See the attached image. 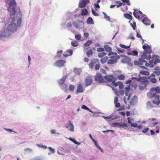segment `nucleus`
<instances>
[{"instance_id": "nucleus-1", "label": "nucleus", "mask_w": 160, "mask_h": 160, "mask_svg": "<svg viewBox=\"0 0 160 160\" xmlns=\"http://www.w3.org/2000/svg\"><path fill=\"white\" fill-rule=\"evenodd\" d=\"M137 81L140 82L138 85L139 89L143 90L145 89L149 84V81L145 76L142 77L138 78H134Z\"/></svg>"}, {"instance_id": "nucleus-2", "label": "nucleus", "mask_w": 160, "mask_h": 160, "mask_svg": "<svg viewBox=\"0 0 160 160\" xmlns=\"http://www.w3.org/2000/svg\"><path fill=\"white\" fill-rule=\"evenodd\" d=\"M95 79L97 82L100 83L105 82H106L104 78H103L102 74L99 72L97 73L95 76Z\"/></svg>"}, {"instance_id": "nucleus-3", "label": "nucleus", "mask_w": 160, "mask_h": 160, "mask_svg": "<svg viewBox=\"0 0 160 160\" xmlns=\"http://www.w3.org/2000/svg\"><path fill=\"white\" fill-rule=\"evenodd\" d=\"M13 22H11V23L10 24L7 28L8 30L11 32H13L16 29V25L14 23V22L13 18L12 20Z\"/></svg>"}, {"instance_id": "nucleus-4", "label": "nucleus", "mask_w": 160, "mask_h": 160, "mask_svg": "<svg viewBox=\"0 0 160 160\" xmlns=\"http://www.w3.org/2000/svg\"><path fill=\"white\" fill-rule=\"evenodd\" d=\"M72 24L76 28H82L84 26L83 22L81 21H78L77 22H74Z\"/></svg>"}, {"instance_id": "nucleus-5", "label": "nucleus", "mask_w": 160, "mask_h": 160, "mask_svg": "<svg viewBox=\"0 0 160 160\" xmlns=\"http://www.w3.org/2000/svg\"><path fill=\"white\" fill-rule=\"evenodd\" d=\"M131 60L129 58L127 57H125L122 59V62L124 63H127L130 66H132L133 65L132 62H131Z\"/></svg>"}, {"instance_id": "nucleus-6", "label": "nucleus", "mask_w": 160, "mask_h": 160, "mask_svg": "<svg viewBox=\"0 0 160 160\" xmlns=\"http://www.w3.org/2000/svg\"><path fill=\"white\" fill-rule=\"evenodd\" d=\"M9 6H12L13 12L12 15H14L16 13L15 8L16 6V3L14 0H11L9 3Z\"/></svg>"}, {"instance_id": "nucleus-7", "label": "nucleus", "mask_w": 160, "mask_h": 160, "mask_svg": "<svg viewBox=\"0 0 160 160\" xmlns=\"http://www.w3.org/2000/svg\"><path fill=\"white\" fill-rule=\"evenodd\" d=\"M65 63V61L62 60H60L56 61L55 63H54V65L55 66L58 67H62L64 66Z\"/></svg>"}, {"instance_id": "nucleus-8", "label": "nucleus", "mask_w": 160, "mask_h": 160, "mask_svg": "<svg viewBox=\"0 0 160 160\" xmlns=\"http://www.w3.org/2000/svg\"><path fill=\"white\" fill-rule=\"evenodd\" d=\"M84 92V89L82 84L81 83L78 84L77 86L76 93H83Z\"/></svg>"}, {"instance_id": "nucleus-9", "label": "nucleus", "mask_w": 160, "mask_h": 160, "mask_svg": "<svg viewBox=\"0 0 160 160\" xmlns=\"http://www.w3.org/2000/svg\"><path fill=\"white\" fill-rule=\"evenodd\" d=\"M98 62V59H93L91 60L90 62L88 64L89 68L92 69H93L94 65H95Z\"/></svg>"}, {"instance_id": "nucleus-10", "label": "nucleus", "mask_w": 160, "mask_h": 160, "mask_svg": "<svg viewBox=\"0 0 160 160\" xmlns=\"http://www.w3.org/2000/svg\"><path fill=\"white\" fill-rule=\"evenodd\" d=\"M105 80H106L108 82H112L115 79L114 76L113 75H106L104 77Z\"/></svg>"}, {"instance_id": "nucleus-11", "label": "nucleus", "mask_w": 160, "mask_h": 160, "mask_svg": "<svg viewBox=\"0 0 160 160\" xmlns=\"http://www.w3.org/2000/svg\"><path fill=\"white\" fill-rule=\"evenodd\" d=\"M117 59V56L111 57V58L108 60L107 62L108 64H112L116 62Z\"/></svg>"}, {"instance_id": "nucleus-12", "label": "nucleus", "mask_w": 160, "mask_h": 160, "mask_svg": "<svg viewBox=\"0 0 160 160\" xmlns=\"http://www.w3.org/2000/svg\"><path fill=\"white\" fill-rule=\"evenodd\" d=\"M155 75L153 73H152L150 76L148 78L150 81L152 83H155L157 81V79L155 78Z\"/></svg>"}, {"instance_id": "nucleus-13", "label": "nucleus", "mask_w": 160, "mask_h": 160, "mask_svg": "<svg viewBox=\"0 0 160 160\" xmlns=\"http://www.w3.org/2000/svg\"><path fill=\"white\" fill-rule=\"evenodd\" d=\"M112 126L114 127L124 128L127 126V124L122 123H112Z\"/></svg>"}, {"instance_id": "nucleus-14", "label": "nucleus", "mask_w": 160, "mask_h": 160, "mask_svg": "<svg viewBox=\"0 0 160 160\" xmlns=\"http://www.w3.org/2000/svg\"><path fill=\"white\" fill-rule=\"evenodd\" d=\"M142 48L144 50L148 49V50H146V52L147 54H149L151 52V50L150 49V47H149V45L147 44H144L142 46Z\"/></svg>"}, {"instance_id": "nucleus-15", "label": "nucleus", "mask_w": 160, "mask_h": 160, "mask_svg": "<svg viewBox=\"0 0 160 160\" xmlns=\"http://www.w3.org/2000/svg\"><path fill=\"white\" fill-rule=\"evenodd\" d=\"M72 50H68L64 52L63 55L65 57H67L69 56L72 55Z\"/></svg>"}, {"instance_id": "nucleus-16", "label": "nucleus", "mask_w": 160, "mask_h": 160, "mask_svg": "<svg viewBox=\"0 0 160 160\" xmlns=\"http://www.w3.org/2000/svg\"><path fill=\"white\" fill-rule=\"evenodd\" d=\"M92 80L90 77H88L85 80L86 86H88L90 85L92 83Z\"/></svg>"}, {"instance_id": "nucleus-17", "label": "nucleus", "mask_w": 160, "mask_h": 160, "mask_svg": "<svg viewBox=\"0 0 160 160\" xmlns=\"http://www.w3.org/2000/svg\"><path fill=\"white\" fill-rule=\"evenodd\" d=\"M87 0L86 1L85 0H82L81 2H80L79 4V7L81 8H82L85 7L87 5Z\"/></svg>"}, {"instance_id": "nucleus-18", "label": "nucleus", "mask_w": 160, "mask_h": 160, "mask_svg": "<svg viewBox=\"0 0 160 160\" xmlns=\"http://www.w3.org/2000/svg\"><path fill=\"white\" fill-rule=\"evenodd\" d=\"M143 23L146 25H149L150 24L151 22L147 18H145L142 21Z\"/></svg>"}, {"instance_id": "nucleus-19", "label": "nucleus", "mask_w": 160, "mask_h": 160, "mask_svg": "<svg viewBox=\"0 0 160 160\" xmlns=\"http://www.w3.org/2000/svg\"><path fill=\"white\" fill-rule=\"evenodd\" d=\"M67 77V76H63L61 79L59 80L58 82L60 84H63L64 82L66 79Z\"/></svg>"}, {"instance_id": "nucleus-20", "label": "nucleus", "mask_w": 160, "mask_h": 160, "mask_svg": "<svg viewBox=\"0 0 160 160\" xmlns=\"http://www.w3.org/2000/svg\"><path fill=\"white\" fill-rule=\"evenodd\" d=\"M67 128L70 130H73L74 126L73 124L70 121H69L68 125V126H67Z\"/></svg>"}, {"instance_id": "nucleus-21", "label": "nucleus", "mask_w": 160, "mask_h": 160, "mask_svg": "<svg viewBox=\"0 0 160 160\" xmlns=\"http://www.w3.org/2000/svg\"><path fill=\"white\" fill-rule=\"evenodd\" d=\"M92 43V42L91 40H88L86 42L84 43V46L85 47H88L86 49H88L89 48V46Z\"/></svg>"}, {"instance_id": "nucleus-22", "label": "nucleus", "mask_w": 160, "mask_h": 160, "mask_svg": "<svg viewBox=\"0 0 160 160\" xmlns=\"http://www.w3.org/2000/svg\"><path fill=\"white\" fill-rule=\"evenodd\" d=\"M142 57L144 59H146L147 60H149L151 58V55L150 54L147 55L146 53H143L142 55Z\"/></svg>"}, {"instance_id": "nucleus-23", "label": "nucleus", "mask_w": 160, "mask_h": 160, "mask_svg": "<svg viewBox=\"0 0 160 160\" xmlns=\"http://www.w3.org/2000/svg\"><path fill=\"white\" fill-rule=\"evenodd\" d=\"M124 17L128 20H132V16L128 13H124L123 15Z\"/></svg>"}, {"instance_id": "nucleus-24", "label": "nucleus", "mask_w": 160, "mask_h": 160, "mask_svg": "<svg viewBox=\"0 0 160 160\" xmlns=\"http://www.w3.org/2000/svg\"><path fill=\"white\" fill-rule=\"evenodd\" d=\"M68 139L74 144L78 145H79L81 143L80 142H77V141L74 138H68Z\"/></svg>"}, {"instance_id": "nucleus-25", "label": "nucleus", "mask_w": 160, "mask_h": 160, "mask_svg": "<svg viewBox=\"0 0 160 160\" xmlns=\"http://www.w3.org/2000/svg\"><path fill=\"white\" fill-rule=\"evenodd\" d=\"M87 23L88 24H93L94 22L93 21V19L91 17H89L87 20Z\"/></svg>"}, {"instance_id": "nucleus-26", "label": "nucleus", "mask_w": 160, "mask_h": 160, "mask_svg": "<svg viewBox=\"0 0 160 160\" xmlns=\"http://www.w3.org/2000/svg\"><path fill=\"white\" fill-rule=\"evenodd\" d=\"M88 12V10L86 9H83L81 10V14L82 16L87 15Z\"/></svg>"}, {"instance_id": "nucleus-27", "label": "nucleus", "mask_w": 160, "mask_h": 160, "mask_svg": "<svg viewBox=\"0 0 160 160\" xmlns=\"http://www.w3.org/2000/svg\"><path fill=\"white\" fill-rule=\"evenodd\" d=\"M6 32L5 30H3L2 31H0V38L5 37L6 35Z\"/></svg>"}, {"instance_id": "nucleus-28", "label": "nucleus", "mask_w": 160, "mask_h": 160, "mask_svg": "<svg viewBox=\"0 0 160 160\" xmlns=\"http://www.w3.org/2000/svg\"><path fill=\"white\" fill-rule=\"evenodd\" d=\"M130 89V85H128L125 88V93L126 96H128L129 94L128 92Z\"/></svg>"}, {"instance_id": "nucleus-29", "label": "nucleus", "mask_w": 160, "mask_h": 160, "mask_svg": "<svg viewBox=\"0 0 160 160\" xmlns=\"http://www.w3.org/2000/svg\"><path fill=\"white\" fill-rule=\"evenodd\" d=\"M104 48L105 50L108 52H110L112 51V48L111 47H109L108 46L105 45L104 46Z\"/></svg>"}, {"instance_id": "nucleus-30", "label": "nucleus", "mask_w": 160, "mask_h": 160, "mask_svg": "<svg viewBox=\"0 0 160 160\" xmlns=\"http://www.w3.org/2000/svg\"><path fill=\"white\" fill-rule=\"evenodd\" d=\"M139 73L141 74L146 76L149 75V72H148L143 70L141 71Z\"/></svg>"}, {"instance_id": "nucleus-31", "label": "nucleus", "mask_w": 160, "mask_h": 160, "mask_svg": "<svg viewBox=\"0 0 160 160\" xmlns=\"http://www.w3.org/2000/svg\"><path fill=\"white\" fill-rule=\"evenodd\" d=\"M136 98H137V97L135 96L131 99V101L130 102L131 105L134 104V103L135 102V99Z\"/></svg>"}, {"instance_id": "nucleus-32", "label": "nucleus", "mask_w": 160, "mask_h": 160, "mask_svg": "<svg viewBox=\"0 0 160 160\" xmlns=\"http://www.w3.org/2000/svg\"><path fill=\"white\" fill-rule=\"evenodd\" d=\"M128 54L133 56H137L138 55V52L136 51H133L132 52H128Z\"/></svg>"}, {"instance_id": "nucleus-33", "label": "nucleus", "mask_w": 160, "mask_h": 160, "mask_svg": "<svg viewBox=\"0 0 160 160\" xmlns=\"http://www.w3.org/2000/svg\"><path fill=\"white\" fill-rule=\"evenodd\" d=\"M71 44L73 47H76L79 45L78 42L75 41H72L71 42Z\"/></svg>"}, {"instance_id": "nucleus-34", "label": "nucleus", "mask_w": 160, "mask_h": 160, "mask_svg": "<svg viewBox=\"0 0 160 160\" xmlns=\"http://www.w3.org/2000/svg\"><path fill=\"white\" fill-rule=\"evenodd\" d=\"M87 55L88 57H90L93 53V51L92 49H89L87 52Z\"/></svg>"}, {"instance_id": "nucleus-35", "label": "nucleus", "mask_w": 160, "mask_h": 160, "mask_svg": "<svg viewBox=\"0 0 160 160\" xmlns=\"http://www.w3.org/2000/svg\"><path fill=\"white\" fill-rule=\"evenodd\" d=\"M107 59L108 57H106L102 58L100 60V62L102 63L103 64L106 62Z\"/></svg>"}, {"instance_id": "nucleus-36", "label": "nucleus", "mask_w": 160, "mask_h": 160, "mask_svg": "<svg viewBox=\"0 0 160 160\" xmlns=\"http://www.w3.org/2000/svg\"><path fill=\"white\" fill-rule=\"evenodd\" d=\"M131 85L134 88H136L138 87V84L135 82H132L131 83Z\"/></svg>"}, {"instance_id": "nucleus-37", "label": "nucleus", "mask_w": 160, "mask_h": 160, "mask_svg": "<svg viewBox=\"0 0 160 160\" xmlns=\"http://www.w3.org/2000/svg\"><path fill=\"white\" fill-rule=\"evenodd\" d=\"M133 14L134 16L137 19H138L140 18V16L139 15H138V12H136V10H134V11L133 12Z\"/></svg>"}, {"instance_id": "nucleus-38", "label": "nucleus", "mask_w": 160, "mask_h": 160, "mask_svg": "<svg viewBox=\"0 0 160 160\" xmlns=\"http://www.w3.org/2000/svg\"><path fill=\"white\" fill-rule=\"evenodd\" d=\"M115 3H116L118 4V5H117V7L119 8V7L122 6L123 5H124L125 4H123L120 1H117Z\"/></svg>"}, {"instance_id": "nucleus-39", "label": "nucleus", "mask_w": 160, "mask_h": 160, "mask_svg": "<svg viewBox=\"0 0 160 160\" xmlns=\"http://www.w3.org/2000/svg\"><path fill=\"white\" fill-rule=\"evenodd\" d=\"M107 53L105 52H100L98 54V57L100 58H102L103 57L105 56Z\"/></svg>"}, {"instance_id": "nucleus-40", "label": "nucleus", "mask_w": 160, "mask_h": 160, "mask_svg": "<svg viewBox=\"0 0 160 160\" xmlns=\"http://www.w3.org/2000/svg\"><path fill=\"white\" fill-rule=\"evenodd\" d=\"M81 108L82 109H83L86 110L89 112H92L91 111V109L85 105H82Z\"/></svg>"}, {"instance_id": "nucleus-41", "label": "nucleus", "mask_w": 160, "mask_h": 160, "mask_svg": "<svg viewBox=\"0 0 160 160\" xmlns=\"http://www.w3.org/2000/svg\"><path fill=\"white\" fill-rule=\"evenodd\" d=\"M156 56L155 55H153L152 58V60H150L149 61V62L150 63V65L151 66V67H152L153 65L154 58H155L156 57Z\"/></svg>"}, {"instance_id": "nucleus-42", "label": "nucleus", "mask_w": 160, "mask_h": 160, "mask_svg": "<svg viewBox=\"0 0 160 160\" xmlns=\"http://www.w3.org/2000/svg\"><path fill=\"white\" fill-rule=\"evenodd\" d=\"M116 79H114V80H113L112 81V84L113 86L114 87H116V86H118L119 84V82H118V83L116 82L115 81L116 80Z\"/></svg>"}, {"instance_id": "nucleus-43", "label": "nucleus", "mask_w": 160, "mask_h": 160, "mask_svg": "<svg viewBox=\"0 0 160 160\" xmlns=\"http://www.w3.org/2000/svg\"><path fill=\"white\" fill-rule=\"evenodd\" d=\"M119 46L122 48H124V49H128L129 48H130V45L129 46H125V45H123V44H119Z\"/></svg>"}, {"instance_id": "nucleus-44", "label": "nucleus", "mask_w": 160, "mask_h": 160, "mask_svg": "<svg viewBox=\"0 0 160 160\" xmlns=\"http://www.w3.org/2000/svg\"><path fill=\"white\" fill-rule=\"evenodd\" d=\"M117 78L119 80H123L124 79L125 76L124 75L121 74L118 76Z\"/></svg>"}, {"instance_id": "nucleus-45", "label": "nucleus", "mask_w": 160, "mask_h": 160, "mask_svg": "<svg viewBox=\"0 0 160 160\" xmlns=\"http://www.w3.org/2000/svg\"><path fill=\"white\" fill-rule=\"evenodd\" d=\"M139 61L140 65H143V63H144L146 62H147L145 60H144L142 58L139 59Z\"/></svg>"}, {"instance_id": "nucleus-46", "label": "nucleus", "mask_w": 160, "mask_h": 160, "mask_svg": "<svg viewBox=\"0 0 160 160\" xmlns=\"http://www.w3.org/2000/svg\"><path fill=\"white\" fill-rule=\"evenodd\" d=\"M100 68V64L99 62V61L97 64H96L95 66V69L96 70H99Z\"/></svg>"}, {"instance_id": "nucleus-47", "label": "nucleus", "mask_w": 160, "mask_h": 160, "mask_svg": "<svg viewBox=\"0 0 160 160\" xmlns=\"http://www.w3.org/2000/svg\"><path fill=\"white\" fill-rule=\"evenodd\" d=\"M37 145L39 147L42 148L44 149H46L47 148V147L46 146L44 145H42L41 144H37Z\"/></svg>"}, {"instance_id": "nucleus-48", "label": "nucleus", "mask_w": 160, "mask_h": 160, "mask_svg": "<svg viewBox=\"0 0 160 160\" xmlns=\"http://www.w3.org/2000/svg\"><path fill=\"white\" fill-rule=\"evenodd\" d=\"M103 13L104 15V18L105 19H108V21H110V17L109 16H108L106 14V13L105 12H103Z\"/></svg>"}, {"instance_id": "nucleus-49", "label": "nucleus", "mask_w": 160, "mask_h": 160, "mask_svg": "<svg viewBox=\"0 0 160 160\" xmlns=\"http://www.w3.org/2000/svg\"><path fill=\"white\" fill-rule=\"evenodd\" d=\"M130 24L131 26L132 27V28L133 29V30H135L136 29V23L135 22H133V24L132 23H130Z\"/></svg>"}, {"instance_id": "nucleus-50", "label": "nucleus", "mask_w": 160, "mask_h": 160, "mask_svg": "<svg viewBox=\"0 0 160 160\" xmlns=\"http://www.w3.org/2000/svg\"><path fill=\"white\" fill-rule=\"evenodd\" d=\"M75 87L73 85H70L69 87V90L70 91H73Z\"/></svg>"}, {"instance_id": "nucleus-51", "label": "nucleus", "mask_w": 160, "mask_h": 160, "mask_svg": "<svg viewBox=\"0 0 160 160\" xmlns=\"http://www.w3.org/2000/svg\"><path fill=\"white\" fill-rule=\"evenodd\" d=\"M92 13L93 15L95 16H98L99 14L97 12H96L92 8Z\"/></svg>"}, {"instance_id": "nucleus-52", "label": "nucleus", "mask_w": 160, "mask_h": 160, "mask_svg": "<svg viewBox=\"0 0 160 160\" xmlns=\"http://www.w3.org/2000/svg\"><path fill=\"white\" fill-rule=\"evenodd\" d=\"M147 105L149 108H151L153 107V106L152 105L151 102L149 101H148L147 102Z\"/></svg>"}, {"instance_id": "nucleus-53", "label": "nucleus", "mask_w": 160, "mask_h": 160, "mask_svg": "<svg viewBox=\"0 0 160 160\" xmlns=\"http://www.w3.org/2000/svg\"><path fill=\"white\" fill-rule=\"evenodd\" d=\"M56 131H50L51 133L52 134H55V136H58L59 133L58 132H56Z\"/></svg>"}, {"instance_id": "nucleus-54", "label": "nucleus", "mask_w": 160, "mask_h": 160, "mask_svg": "<svg viewBox=\"0 0 160 160\" xmlns=\"http://www.w3.org/2000/svg\"><path fill=\"white\" fill-rule=\"evenodd\" d=\"M75 38L78 40H79L81 39V36L80 35L77 34L75 36Z\"/></svg>"}, {"instance_id": "nucleus-55", "label": "nucleus", "mask_w": 160, "mask_h": 160, "mask_svg": "<svg viewBox=\"0 0 160 160\" xmlns=\"http://www.w3.org/2000/svg\"><path fill=\"white\" fill-rule=\"evenodd\" d=\"M97 51L98 52H102L104 51V48H99L97 49Z\"/></svg>"}, {"instance_id": "nucleus-56", "label": "nucleus", "mask_w": 160, "mask_h": 160, "mask_svg": "<svg viewBox=\"0 0 160 160\" xmlns=\"http://www.w3.org/2000/svg\"><path fill=\"white\" fill-rule=\"evenodd\" d=\"M49 151L51 152V153H53L55 152V150L54 149L52 148L51 147H49L48 148Z\"/></svg>"}, {"instance_id": "nucleus-57", "label": "nucleus", "mask_w": 160, "mask_h": 160, "mask_svg": "<svg viewBox=\"0 0 160 160\" xmlns=\"http://www.w3.org/2000/svg\"><path fill=\"white\" fill-rule=\"evenodd\" d=\"M112 90H113L114 92L117 96H118L119 95V92L117 90L114 88H113Z\"/></svg>"}, {"instance_id": "nucleus-58", "label": "nucleus", "mask_w": 160, "mask_h": 160, "mask_svg": "<svg viewBox=\"0 0 160 160\" xmlns=\"http://www.w3.org/2000/svg\"><path fill=\"white\" fill-rule=\"evenodd\" d=\"M62 50H61L59 51H58L57 52V56L58 57H61V54L62 53Z\"/></svg>"}, {"instance_id": "nucleus-59", "label": "nucleus", "mask_w": 160, "mask_h": 160, "mask_svg": "<svg viewBox=\"0 0 160 160\" xmlns=\"http://www.w3.org/2000/svg\"><path fill=\"white\" fill-rule=\"evenodd\" d=\"M118 85L119 88H120V89H123L124 88V85L121 82H119V84Z\"/></svg>"}, {"instance_id": "nucleus-60", "label": "nucleus", "mask_w": 160, "mask_h": 160, "mask_svg": "<svg viewBox=\"0 0 160 160\" xmlns=\"http://www.w3.org/2000/svg\"><path fill=\"white\" fill-rule=\"evenodd\" d=\"M21 18H19L18 19L17 22V24L18 26L20 25L21 23Z\"/></svg>"}, {"instance_id": "nucleus-61", "label": "nucleus", "mask_w": 160, "mask_h": 160, "mask_svg": "<svg viewBox=\"0 0 160 160\" xmlns=\"http://www.w3.org/2000/svg\"><path fill=\"white\" fill-rule=\"evenodd\" d=\"M122 1L123 2L126 3L128 5H130V3L129 2V0H122Z\"/></svg>"}, {"instance_id": "nucleus-62", "label": "nucleus", "mask_w": 160, "mask_h": 160, "mask_svg": "<svg viewBox=\"0 0 160 160\" xmlns=\"http://www.w3.org/2000/svg\"><path fill=\"white\" fill-rule=\"evenodd\" d=\"M134 63L135 65H140L139 60L138 61H134Z\"/></svg>"}, {"instance_id": "nucleus-63", "label": "nucleus", "mask_w": 160, "mask_h": 160, "mask_svg": "<svg viewBox=\"0 0 160 160\" xmlns=\"http://www.w3.org/2000/svg\"><path fill=\"white\" fill-rule=\"evenodd\" d=\"M117 55V53L116 52H109L108 54V56H110V55H115V56H116Z\"/></svg>"}, {"instance_id": "nucleus-64", "label": "nucleus", "mask_w": 160, "mask_h": 160, "mask_svg": "<svg viewBox=\"0 0 160 160\" xmlns=\"http://www.w3.org/2000/svg\"><path fill=\"white\" fill-rule=\"evenodd\" d=\"M136 36H137V37L138 38H141V40H142V41H143V39H142V36L141 35H140V34H139V33H137V35H136Z\"/></svg>"}]
</instances>
